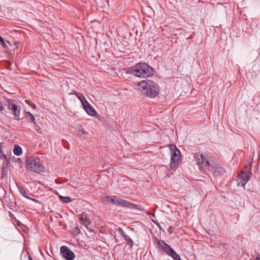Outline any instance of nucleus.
I'll use <instances>...</instances> for the list:
<instances>
[{
    "instance_id": "4468645a",
    "label": "nucleus",
    "mask_w": 260,
    "mask_h": 260,
    "mask_svg": "<svg viewBox=\"0 0 260 260\" xmlns=\"http://www.w3.org/2000/svg\"><path fill=\"white\" fill-rule=\"evenodd\" d=\"M76 96L81 102L82 106H85V104H87L88 102L83 94L80 93H78L76 94Z\"/></svg>"
},
{
    "instance_id": "f3484780",
    "label": "nucleus",
    "mask_w": 260,
    "mask_h": 260,
    "mask_svg": "<svg viewBox=\"0 0 260 260\" xmlns=\"http://www.w3.org/2000/svg\"><path fill=\"white\" fill-rule=\"evenodd\" d=\"M13 152L15 155H18V156L20 155L22 153V149L19 146H15L14 150H13Z\"/></svg>"
},
{
    "instance_id": "0eeeda50",
    "label": "nucleus",
    "mask_w": 260,
    "mask_h": 260,
    "mask_svg": "<svg viewBox=\"0 0 260 260\" xmlns=\"http://www.w3.org/2000/svg\"><path fill=\"white\" fill-rule=\"evenodd\" d=\"M7 103L8 108L9 110L11 111V113L14 115V119L17 120H19L20 119V106L17 105L16 104V102L14 100H8Z\"/></svg>"
},
{
    "instance_id": "ddd939ff",
    "label": "nucleus",
    "mask_w": 260,
    "mask_h": 260,
    "mask_svg": "<svg viewBox=\"0 0 260 260\" xmlns=\"http://www.w3.org/2000/svg\"><path fill=\"white\" fill-rule=\"evenodd\" d=\"M118 198L113 196H108L106 197V201L108 203H111L113 205H116L117 204Z\"/></svg>"
},
{
    "instance_id": "4be33fe9",
    "label": "nucleus",
    "mask_w": 260,
    "mask_h": 260,
    "mask_svg": "<svg viewBox=\"0 0 260 260\" xmlns=\"http://www.w3.org/2000/svg\"><path fill=\"white\" fill-rule=\"evenodd\" d=\"M250 168H249L247 167H245V169H246V171H250L251 170V166H252V162L251 161L250 163Z\"/></svg>"
},
{
    "instance_id": "20e7f679",
    "label": "nucleus",
    "mask_w": 260,
    "mask_h": 260,
    "mask_svg": "<svg viewBox=\"0 0 260 260\" xmlns=\"http://www.w3.org/2000/svg\"><path fill=\"white\" fill-rule=\"evenodd\" d=\"M26 165L27 169L33 173L40 174L45 169L41 160L33 156H29L27 158Z\"/></svg>"
},
{
    "instance_id": "393cba45",
    "label": "nucleus",
    "mask_w": 260,
    "mask_h": 260,
    "mask_svg": "<svg viewBox=\"0 0 260 260\" xmlns=\"http://www.w3.org/2000/svg\"><path fill=\"white\" fill-rule=\"evenodd\" d=\"M30 200H31L32 201H33L35 202H37V203L39 202V201L37 200H36V199H32L31 198H30Z\"/></svg>"
},
{
    "instance_id": "1a4fd4ad",
    "label": "nucleus",
    "mask_w": 260,
    "mask_h": 260,
    "mask_svg": "<svg viewBox=\"0 0 260 260\" xmlns=\"http://www.w3.org/2000/svg\"><path fill=\"white\" fill-rule=\"evenodd\" d=\"M60 254L66 260H73L75 256L74 253L67 246L60 247Z\"/></svg>"
},
{
    "instance_id": "9d476101",
    "label": "nucleus",
    "mask_w": 260,
    "mask_h": 260,
    "mask_svg": "<svg viewBox=\"0 0 260 260\" xmlns=\"http://www.w3.org/2000/svg\"><path fill=\"white\" fill-rule=\"evenodd\" d=\"M79 219L81 220V223L87 228L90 224V219L86 212H83L80 214Z\"/></svg>"
},
{
    "instance_id": "f257e3e1",
    "label": "nucleus",
    "mask_w": 260,
    "mask_h": 260,
    "mask_svg": "<svg viewBox=\"0 0 260 260\" xmlns=\"http://www.w3.org/2000/svg\"><path fill=\"white\" fill-rule=\"evenodd\" d=\"M127 73L141 78H147L154 74L153 69L145 62H139L129 68Z\"/></svg>"
},
{
    "instance_id": "412c9836",
    "label": "nucleus",
    "mask_w": 260,
    "mask_h": 260,
    "mask_svg": "<svg viewBox=\"0 0 260 260\" xmlns=\"http://www.w3.org/2000/svg\"><path fill=\"white\" fill-rule=\"evenodd\" d=\"M0 153H2V155L5 157V158H6V156L5 155V154L4 153V152H3V149L2 147L1 146H0Z\"/></svg>"
},
{
    "instance_id": "a211bd4d",
    "label": "nucleus",
    "mask_w": 260,
    "mask_h": 260,
    "mask_svg": "<svg viewBox=\"0 0 260 260\" xmlns=\"http://www.w3.org/2000/svg\"><path fill=\"white\" fill-rule=\"evenodd\" d=\"M59 198L62 202L66 203H70L73 201V200L69 197H63L62 196H60Z\"/></svg>"
},
{
    "instance_id": "a878e982",
    "label": "nucleus",
    "mask_w": 260,
    "mask_h": 260,
    "mask_svg": "<svg viewBox=\"0 0 260 260\" xmlns=\"http://www.w3.org/2000/svg\"><path fill=\"white\" fill-rule=\"evenodd\" d=\"M28 259H29V260H33L32 257L31 256H28Z\"/></svg>"
},
{
    "instance_id": "b1692460",
    "label": "nucleus",
    "mask_w": 260,
    "mask_h": 260,
    "mask_svg": "<svg viewBox=\"0 0 260 260\" xmlns=\"http://www.w3.org/2000/svg\"><path fill=\"white\" fill-rule=\"evenodd\" d=\"M3 109V104L0 102V111H2Z\"/></svg>"
},
{
    "instance_id": "bb28decb",
    "label": "nucleus",
    "mask_w": 260,
    "mask_h": 260,
    "mask_svg": "<svg viewBox=\"0 0 260 260\" xmlns=\"http://www.w3.org/2000/svg\"><path fill=\"white\" fill-rule=\"evenodd\" d=\"M256 260H259V258L258 257H256Z\"/></svg>"
},
{
    "instance_id": "7ed1b4c3",
    "label": "nucleus",
    "mask_w": 260,
    "mask_h": 260,
    "mask_svg": "<svg viewBox=\"0 0 260 260\" xmlns=\"http://www.w3.org/2000/svg\"><path fill=\"white\" fill-rule=\"evenodd\" d=\"M139 90L142 94L146 95L150 98L156 97L159 92V87L158 84L151 80H146L141 81L139 84Z\"/></svg>"
},
{
    "instance_id": "dca6fc26",
    "label": "nucleus",
    "mask_w": 260,
    "mask_h": 260,
    "mask_svg": "<svg viewBox=\"0 0 260 260\" xmlns=\"http://www.w3.org/2000/svg\"><path fill=\"white\" fill-rule=\"evenodd\" d=\"M25 116L30 122L35 123V118L31 113L29 112H26Z\"/></svg>"
},
{
    "instance_id": "39448f33",
    "label": "nucleus",
    "mask_w": 260,
    "mask_h": 260,
    "mask_svg": "<svg viewBox=\"0 0 260 260\" xmlns=\"http://www.w3.org/2000/svg\"><path fill=\"white\" fill-rule=\"evenodd\" d=\"M157 244L168 255L171 256L174 260H181L180 256L176 251L165 241L158 240Z\"/></svg>"
},
{
    "instance_id": "423d86ee",
    "label": "nucleus",
    "mask_w": 260,
    "mask_h": 260,
    "mask_svg": "<svg viewBox=\"0 0 260 260\" xmlns=\"http://www.w3.org/2000/svg\"><path fill=\"white\" fill-rule=\"evenodd\" d=\"M170 149L171 151V159L170 166L172 169H174L178 165L181 153L180 150L174 145H171Z\"/></svg>"
},
{
    "instance_id": "6ab92c4d",
    "label": "nucleus",
    "mask_w": 260,
    "mask_h": 260,
    "mask_svg": "<svg viewBox=\"0 0 260 260\" xmlns=\"http://www.w3.org/2000/svg\"><path fill=\"white\" fill-rule=\"evenodd\" d=\"M18 189H19V192L24 197H25V198L26 199H30V197H28L27 195V193L25 191V190L22 187H19L18 188Z\"/></svg>"
},
{
    "instance_id": "6e6552de",
    "label": "nucleus",
    "mask_w": 260,
    "mask_h": 260,
    "mask_svg": "<svg viewBox=\"0 0 260 260\" xmlns=\"http://www.w3.org/2000/svg\"><path fill=\"white\" fill-rule=\"evenodd\" d=\"M250 172L241 171L238 175L237 181L238 186L244 187L246 183L250 178Z\"/></svg>"
},
{
    "instance_id": "f8f14e48",
    "label": "nucleus",
    "mask_w": 260,
    "mask_h": 260,
    "mask_svg": "<svg viewBox=\"0 0 260 260\" xmlns=\"http://www.w3.org/2000/svg\"><path fill=\"white\" fill-rule=\"evenodd\" d=\"M84 109L86 111L87 113L90 116H94L96 112L94 109L87 102V104H85V106H83Z\"/></svg>"
},
{
    "instance_id": "aec40b11",
    "label": "nucleus",
    "mask_w": 260,
    "mask_h": 260,
    "mask_svg": "<svg viewBox=\"0 0 260 260\" xmlns=\"http://www.w3.org/2000/svg\"><path fill=\"white\" fill-rule=\"evenodd\" d=\"M0 44L2 45L4 48H6L7 47L4 39L1 41Z\"/></svg>"
},
{
    "instance_id": "f03ea898",
    "label": "nucleus",
    "mask_w": 260,
    "mask_h": 260,
    "mask_svg": "<svg viewBox=\"0 0 260 260\" xmlns=\"http://www.w3.org/2000/svg\"><path fill=\"white\" fill-rule=\"evenodd\" d=\"M201 162L214 177H220L225 173V170L216 161H213L208 155L201 154Z\"/></svg>"
},
{
    "instance_id": "2eb2a0df",
    "label": "nucleus",
    "mask_w": 260,
    "mask_h": 260,
    "mask_svg": "<svg viewBox=\"0 0 260 260\" xmlns=\"http://www.w3.org/2000/svg\"><path fill=\"white\" fill-rule=\"evenodd\" d=\"M121 234L124 240L127 242V244L132 246L133 245V241L131 238L128 236L126 235L122 231H121Z\"/></svg>"
},
{
    "instance_id": "5701e85b",
    "label": "nucleus",
    "mask_w": 260,
    "mask_h": 260,
    "mask_svg": "<svg viewBox=\"0 0 260 260\" xmlns=\"http://www.w3.org/2000/svg\"><path fill=\"white\" fill-rule=\"evenodd\" d=\"M80 132H81L84 135H86L87 134V132L85 131H84V129L83 128L80 129Z\"/></svg>"
},
{
    "instance_id": "9b49d317",
    "label": "nucleus",
    "mask_w": 260,
    "mask_h": 260,
    "mask_svg": "<svg viewBox=\"0 0 260 260\" xmlns=\"http://www.w3.org/2000/svg\"><path fill=\"white\" fill-rule=\"evenodd\" d=\"M117 206L123 207L132 208L134 206V204L125 200L118 198Z\"/></svg>"
}]
</instances>
